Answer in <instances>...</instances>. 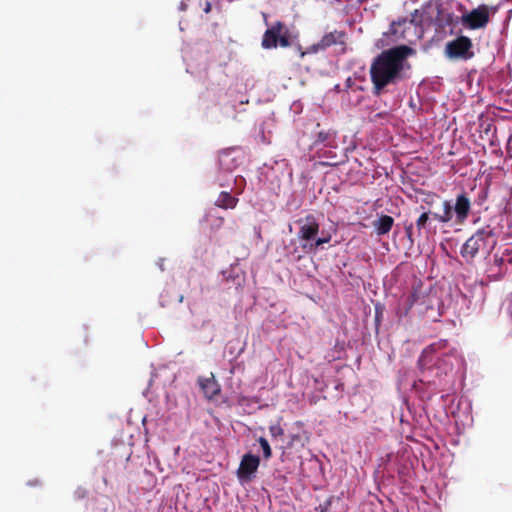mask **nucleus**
<instances>
[{
  "instance_id": "f257e3e1",
  "label": "nucleus",
  "mask_w": 512,
  "mask_h": 512,
  "mask_svg": "<svg viewBox=\"0 0 512 512\" xmlns=\"http://www.w3.org/2000/svg\"><path fill=\"white\" fill-rule=\"evenodd\" d=\"M442 206L443 212L441 214H432L433 219L440 223L450 222L453 219L454 212L455 223L461 225L467 220L471 210V202L466 193L457 195L454 206H452L448 200H444Z\"/></svg>"
},
{
  "instance_id": "f03ea898",
  "label": "nucleus",
  "mask_w": 512,
  "mask_h": 512,
  "mask_svg": "<svg viewBox=\"0 0 512 512\" xmlns=\"http://www.w3.org/2000/svg\"><path fill=\"white\" fill-rule=\"evenodd\" d=\"M293 38L289 27L285 23L277 21L264 32L261 46L264 49H272L278 46L286 48L292 45Z\"/></svg>"
},
{
  "instance_id": "7ed1b4c3",
  "label": "nucleus",
  "mask_w": 512,
  "mask_h": 512,
  "mask_svg": "<svg viewBox=\"0 0 512 512\" xmlns=\"http://www.w3.org/2000/svg\"><path fill=\"white\" fill-rule=\"evenodd\" d=\"M332 46H338L340 53L346 52V33L344 31L334 30L328 32L317 43L308 46L306 49H302L299 46L298 50L300 57L303 58L305 55L323 53Z\"/></svg>"
},
{
  "instance_id": "20e7f679",
  "label": "nucleus",
  "mask_w": 512,
  "mask_h": 512,
  "mask_svg": "<svg viewBox=\"0 0 512 512\" xmlns=\"http://www.w3.org/2000/svg\"><path fill=\"white\" fill-rule=\"evenodd\" d=\"M495 237V232L490 226L477 230L462 245L460 253L466 260H472L480 250L487 248L489 239Z\"/></svg>"
},
{
  "instance_id": "39448f33",
  "label": "nucleus",
  "mask_w": 512,
  "mask_h": 512,
  "mask_svg": "<svg viewBox=\"0 0 512 512\" xmlns=\"http://www.w3.org/2000/svg\"><path fill=\"white\" fill-rule=\"evenodd\" d=\"M404 66H370V76L374 85V94L379 95L389 84L395 83Z\"/></svg>"
},
{
  "instance_id": "423d86ee",
  "label": "nucleus",
  "mask_w": 512,
  "mask_h": 512,
  "mask_svg": "<svg viewBox=\"0 0 512 512\" xmlns=\"http://www.w3.org/2000/svg\"><path fill=\"white\" fill-rule=\"evenodd\" d=\"M416 29L417 25L413 19L399 18L390 24L388 31L383 33L382 38L377 41L376 46L377 48H382L389 45V42L387 41L388 39H390L391 42L409 40V31H416Z\"/></svg>"
},
{
  "instance_id": "0eeeda50",
  "label": "nucleus",
  "mask_w": 512,
  "mask_h": 512,
  "mask_svg": "<svg viewBox=\"0 0 512 512\" xmlns=\"http://www.w3.org/2000/svg\"><path fill=\"white\" fill-rule=\"evenodd\" d=\"M435 295L430 288L426 287L420 280L414 281L411 294L406 298L405 304L407 313L414 305L421 306L423 310L432 309Z\"/></svg>"
},
{
  "instance_id": "6e6552de",
  "label": "nucleus",
  "mask_w": 512,
  "mask_h": 512,
  "mask_svg": "<svg viewBox=\"0 0 512 512\" xmlns=\"http://www.w3.org/2000/svg\"><path fill=\"white\" fill-rule=\"evenodd\" d=\"M442 344L439 343H433L429 346H427L421 353L417 365L421 372V378L420 382L427 383L429 385H435L436 381L434 379H431L428 375V372L432 370V368L436 365V362L438 361L439 357L437 355L438 349H440Z\"/></svg>"
},
{
  "instance_id": "1a4fd4ad",
  "label": "nucleus",
  "mask_w": 512,
  "mask_h": 512,
  "mask_svg": "<svg viewBox=\"0 0 512 512\" xmlns=\"http://www.w3.org/2000/svg\"><path fill=\"white\" fill-rule=\"evenodd\" d=\"M495 13L496 8L481 4L469 13L462 15L461 23L465 28L476 30L485 28L490 21V13Z\"/></svg>"
},
{
  "instance_id": "9d476101",
  "label": "nucleus",
  "mask_w": 512,
  "mask_h": 512,
  "mask_svg": "<svg viewBox=\"0 0 512 512\" xmlns=\"http://www.w3.org/2000/svg\"><path fill=\"white\" fill-rule=\"evenodd\" d=\"M415 50L407 45H399L382 51L372 64H402Z\"/></svg>"
},
{
  "instance_id": "9b49d317",
  "label": "nucleus",
  "mask_w": 512,
  "mask_h": 512,
  "mask_svg": "<svg viewBox=\"0 0 512 512\" xmlns=\"http://www.w3.org/2000/svg\"><path fill=\"white\" fill-rule=\"evenodd\" d=\"M260 458L257 455L246 453L243 455L237 469V477L241 482H248L258 470Z\"/></svg>"
},
{
  "instance_id": "f8f14e48",
  "label": "nucleus",
  "mask_w": 512,
  "mask_h": 512,
  "mask_svg": "<svg viewBox=\"0 0 512 512\" xmlns=\"http://www.w3.org/2000/svg\"><path fill=\"white\" fill-rule=\"evenodd\" d=\"M472 42L466 36H460L457 39L449 42L446 46L447 52L451 57H460L462 59H469L473 56L470 52Z\"/></svg>"
},
{
  "instance_id": "ddd939ff",
  "label": "nucleus",
  "mask_w": 512,
  "mask_h": 512,
  "mask_svg": "<svg viewBox=\"0 0 512 512\" xmlns=\"http://www.w3.org/2000/svg\"><path fill=\"white\" fill-rule=\"evenodd\" d=\"M300 228L298 237L302 240H312L319 232V223L313 215H307L303 220L299 221Z\"/></svg>"
},
{
  "instance_id": "4468645a",
  "label": "nucleus",
  "mask_w": 512,
  "mask_h": 512,
  "mask_svg": "<svg viewBox=\"0 0 512 512\" xmlns=\"http://www.w3.org/2000/svg\"><path fill=\"white\" fill-rule=\"evenodd\" d=\"M198 384L207 399H213L220 393V385L212 373L209 377H199Z\"/></svg>"
},
{
  "instance_id": "2eb2a0df",
  "label": "nucleus",
  "mask_w": 512,
  "mask_h": 512,
  "mask_svg": "<svg viewBox=\"0 0 512 512\" xmlns=\"http://www.w3.org/2000/svg\"><path fill=\"white\" fill-rule=\"evenodd\" d=\"M394 224L393 217L389 215H381L373 222V226L378 235H385L390 232Z\"/></svg>"
},
{
  "instance_id": "dca6fc26",
  "label": "nucleus",
  "mask_w": 512,
  "mask_h": 512,
  "mask_svg": "<svg viewBox=\"0 0 512 512\" xmlns=\"http://www.w3.org/2000/svg\"><path fill=\"white\" fill-rule=\"evenodd\" d=\"M238 201V198L232 196L229 192L223 191L218 196L215 205L222 209H234Z\"/></svg>"
},
{
  "instance_id": "f3484780",
  "label": "nucleus",
  "mask_w": 512,
  "mask_h": 512,
  "mask_svg": "<svg viewBox=\"0 0 512 512\" xmlns=\"http://www.w3.org/2000/svg\"><path fill=\"white\" fill-rule=\"evenodd\" d=\"M432 215L433 213L428 211V212H423L419 217L418 219L416 220V228L419 232V234L421 233V231L423 229H425L427 227V224L429 222V215Z\"/></svg>"
},
{
  "instance_id": "a211bd4d",
  "label": "nucleus",
  "mask_w": 512,
  "mask_h": 512,
  "mask_svg": "<svg viewBox=\"0 0 512 512\" xmlns=\"http://www.w3.org/2000/svg\"><path fill=\"white\" fill-rule=\"evenodd\" d=\"M258 442L262 448L264 459H266V460L270 459L272 456V450H271L270 444L267 441V439L264 437H260L258 439Z\"/></svg>"
},
{
  "instance_id": "6ab92c4d",
  "label": "nucleus",
  "mask_w": 512,
  "mask_h": 512,
  "mask_svg": "<svg viewBox=\"0 0 512 512\" xmlns=\"http://www.w3.org/2000/svg\"><path fill=\"white\" fill-rule=\"evenodd\" d=\"M269 432L272 438L276 439L284 434L283 428L279 425H271L269 427Z\"/></svg>"
},
{
  "instance_id": "aec40b11",
  "label": "nucleus",
  "mask_w": 512,
  "mask_h": 512,
  "mask_svg": "<svg viewBox=\"0 0 512 512\" xmlns=\"http://www.w3.org/2000/svg\"><path fill=\"white\" fill-rule=\"evenodd\" d=\"M329 133L328 132H325V131H320L318 132L317 134V140L316 142L318 143H323L325 141H327L329 139Z\"/></svg>"
},
{
  "instance_id": "412c9836",
  "label": "nucleus",
  "mask_w": 512,
  "mask_h": 512,
  "mask_svg": "<svg viewBox=\"0 0 512 512\" xmlns=\"http://www.w3.org/2000/svg\"><path fill=\"white\" fill-rule=\"evenodd\" d=\"M387 117H388V113L387 112H379V113H376L373 116H371L370 121L371 122H377L378 119H385Z\"/></svg>"
},
{
  "instance_id": "4be33fe9",
  "label": "nucleus",
  "mask_w": 512,
  "mask_h": 512,
  "mask_svg": "<svg viewBox=\"0 0 512 512\" xmlns=\"http://www.w3.org/2000/svg\"><path fill=\"white\" fill-rule=\"evenodd\" d=\"M436 198H438V196H437L436 194L429 193V194H427L426 198H424V199H423V201H424L427 205L431 206V205L434 203V200H435Z\"/></svg>"
},
{
  "instance_id": "5701e85b",
  "label": "nucleus",
  "mask_w": 512,
  "mask_h": 512,
  "mask_svg": "<svg viewBox=\"0 0 512 512\" xmlns=\"http://www.w3.org/2000/svg\"><path fill=\"white\" fill-rule=\"evenodd\" d=\"M405 232H406V235H407L408 239L410 240V242L413 243L414 239L412 237V235H413V226H412V224L408 225L405 228Z\"/></svg>"
},
{
  "instance_id": "b1692460",
  "label": "nucleus",
  "mask_w": 512,
  "mask_h": 512,
  "mask_svg": "<svg viewBox=\"0 0 512 512\" xmlns=\"http://www.w3.org/2000/svg\"><path fill=\"white\" fill-rule=\"evenodd\" d=\"M329 241H330V238H329V237H327V238H318V239L315 241L314 247H315V248L320 247V246H322L323 244L328 243Z\"/></svg>"
},
{
  "instance_id": "393cba45",
  "label": "nucleus",
  "mask_w": 512,
  "mask_h": 512,
  "mask_svg": "<svg viewBox=\"0 0 512 512\" xmlns=\"http://www.w3.org/2000/svg\"><path fill=\"white\" fill-rule=\"evenodd\" d=\"M211 8H212L211 3L206 2L204 12L208 14L211 11Z\"/></svg>"
},
{
  "instance_id": "a878e982",
  "label": "nucleus",
  "mask_w": 512,
  "mask_h": 512,
  "mask_svg": "<svg viewBox=\"0 0 512 512\" xmlns=\"http://www.w3.org/2000/svg\"><path fill=\"white\" fill-rule=\"evenodd\" d=\"M495 244H496V241H495V240H493V241H492V244L490 245V247H489V248H490V249H492V248L495 246Z\"/></svg>"
},
{
  "instance_id": "bb28decb",
  "label": "nucleus",
  "mask_w": 512,
  "mask_h": 512,
  "mask_svg": "<svg viewBox=\"0 0 512 512\" xmlns=\"http://www.w3.org/2000/svg\"><path fill=\"white\" fill-rule=\"evenodd\" d=\"M223 222H224V219H223V218H221V219H220V224H219V225H221Z\"/></svg>"
}]
</instances>
